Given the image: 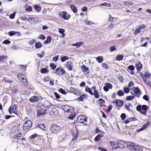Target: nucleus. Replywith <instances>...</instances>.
I'll return each mask as SVG.
<instances>
[{"instance_id":"51","label":"nucleus","mask_w":151,"mask_h":151,"mask_svg":"<svg viewBox=\"0 0 151 151\" xmlns=\"http://www.w3.org/2000/svg\"><path fill=\"white\" fill-rule=\"evenodd\" d=\"M83 44V43L82 42H76L77 47L78 48L80 46H82Z\"/></svg>"},{"instance_id":"44","label":"nucleus","mask_w":151,"mask_h":151,"mask_svg":"<svg viewBox=\"0 0 151 151\" xmlns=\"http://www.w3.org/2000/svg\"><path fill=\"white\" fill-rule=\"evenodd\" d=\"M109 4L108 3H104L102 4H101L99 5H98V6H109Z\"/></svg>"},{"instance_id":"23","label":"nucleus","mask_w":151,"mask_h":151,"mask_svg":"<svg viewBox=\"0 0 151 151\" xmlns=\"http://www.w3.org/2000/svg\"><path fill=\"white\" fill-rule=\"evenodd\" d=\"M85 91L89 93L91 95H93V93L92 92V90L90 88L87 87L85 88Z\"/></svg>"},{"instance_id":"10","label":"nucleus","mask_w":151,"mask_h":151,"mask_svg":"<svg viewBox=\"0 0 151 151\" xmlns=\"http://www.w3.org/2000/svg\"><path fill=\"white\" fill-rule=\"evenodd\" d=\"M81 68L82 71L84 73V75H87L88 73V68L85 65H83L81 67Z\"/></svg>"},{"instance_id":"7","label":"nucleus","mask_w":151,"mask_h":151,"mask_svg":"<svg viewBox=\"0 0 151 151\" xmlns=\"http://www.w3.org/2000/svg\"><path fill=\"white\" fill-rule=\"evenodd\" d=\"M117 145L118 146V148H123L126 146L127 142L126 143L122 140H119L117 142Z\"/></svg>"},{"instance_id":"22","label":"nucleus","mask_w":151,"mask_h":151,"mask_svg":"<svg viewBox=\"0 0 151 151\" xmlns=\"http://www.w3.org/2000/svg\"><path fill=\"white\" fill-rule=\"evenodd\" d=\"M124 56L122 55H118L116 57V60H117L120 61L123 60Z\"/></svg>"},{"instance_id":"50","label":"nucleus","mask_w":151,"mask_h":151,"mask_svg":"<svg viewBox=\"0 0 151 151\" xmlns=\"http://www.w3.org/2000/svg\"><path fill=\"white\" fill-rule=\"evenodd\" d=\"M15 13L14 12L13 14H11L9 15V17L11 19H13L14 18L15 16Z\"/></svg>"},{"instance_id":"33","label":"nucleus","mask_w":151,"mask_h":151,"mask_svg":"<svg viewBox=\"0 0 151 151\" xmlns=\"http://www.w3.org/2000/svg\"><path fill=\"white\" fill-rule=\"evenodd\" d=\"M69 59V58L67 56H65L63 57H62L61 59V60L62 62H64L67 60Z\"/></svg>"},{"instance_id":"24","label":"nucleus","mask_w":151,"mask_h":151,"mask_svg":"<svg viewBox=\"0 0 151 151\" xmlns=\"http://www.w3.org/2000/svg\"><path fill=\"white\" fill-rule=\"evenodd\" d=\"M96 60L99 63H101L103 60V57L102 56H99L96 58Z\"/></svg>"},{"instance_id":"32","label":"nucleus","mask_w":151,"mask_h":151,"mask_svg":"<svg viewBox=\"0 0 151 151\" xmlns=\"http://www.w3.org/2000/svg\"><path fill=\"white\" fill-rule=\"evenodd\" d=\"M93 95H94L96 99H98L99 97V93L97 91H95L93 92Z\"/></svg>"},{"instance_id":"45","label":"nucleus","mask_w":151,"mask_h":151,"mask_svg":"<svg viewBox=\"0 0 151 151\" xmlns=\"http://www.w3.org/2000/svg\"><path fill=\"white\" fill-rule=\"evenodd\" d=\"M47 69L45 68H44L42 69L41 72L42 73H45L47 71Z\"/></svg>"},{"instance_id":"31","label":"nucleus","mask_w":151,"mask_h":151,"mask_svg":"<svg viewBox=\"0 0 151 151\" xmlns=\"http://www.w3.org/2000/svg\"><path fill=\"white\" fill-rule=\"evenodd\" d=\"M34 8L37 11V12H39L41 10V7L39 5L35 6L34 7Z\"/></svg>"},{"instance_id":"62","label":"nucleus","mask_w":151,"mask_h":151,"mask_svg":"<svg viewBox=\"0 0 151 151\" xmlns=\"http://www.w3.org/2000/svg\"><path fill=\"white\" fill-rule=\"evenodd\" d=\"M146 27L144 24H142L139 27L141 30L142 29H144L146 28Z\"/></svg>"},{"instance_id":"42","label":"nucleus","mask_w":151,"mask_h":151,"mask_svg":"<svg viewBox=\"0 0 151 151\" xmlns=\"http://www.w3.org/2000/svg\"><path fill=\"white\" fill-rule=\"evenodd\" d=\"M116 48L115 47V45L113 46H112L110 48V51L113 52L115 50H116Z\"/></svg>"},{"instance_id":"52","label":"nucleus","mask_w":151,"mask_h":151,"mask_svg":"<svg viewBox=\"0 0 151 151\" xmlns=\"http://www.w3.org/2000/svg\"><path fill=\"white\" fill-rule=\"evenodd\" d=\"M128 68L131 71L133 70L134 69V67L133 65H130L128 66Z\"/></svg>"},{"instance_id":"26","label":"nucleus","mask_w":151,"mask_h":151,"mask_svg":"<svg viewBox=\"0 0 151 151\" xmlns=\"http://www.w3.org/2000/svg\"><path fill=\"white\" fill-rule=\"evenodd\" d=\"M20 82L25 85H27L28 84L26 78H24L23 79L21 80H20Z\"/></svg>"},{"instance_id":"55","label":"nucleus","mask_w":151,"mask_h":151,"mask_svg":"<svg viewBox=\"0 0 151 151\" xmlns=\"http://www.w3.org/2000/svg\"><path fill=\"white\" fill-rule=\"evenodd\" d=\"M38 38L42 40H45V36L42 35H40L38 37Z\"/></svg>"},{"instance_id":"59","label":"nucleus","mask_w":151,"mask_h":151,"mask_svg":"<svg viewBox=\"0 0 151 151\" xmlns=\"http://www.w3.org/2000/svg\"><path fill=\"white\" fill-rule=\"evenodd\" d=\"M37 134H36V133H35V134H33L30 137V138L31 139H34L35 137H37Z\"/></svg>"},{"instance_id":"18","label":"nucleus","mask_w":151,"mask_h":151,"mask_svg":"<svg viewBox=\"0 0 151 151\" xmlns=\"http://www.w3.org/2000/svg\"><path fill=\"white\" fill-rule=\"evenodd\" d=\"M110 144L113 148V149L115 150L118 148L116 145V143L114 141H111L110 142Z\"/></svg>"},{"instance_id":"3","label":"nucleus","mask_w":151,"mask_h":151,"mask_svg":"<svg viewBox=\"0 0 151 151\" xmlns=\"http://www.w3.org/2000/svg\"><path fill=\"white\" fill-rule=\"evenodd\" d=\"M50 129V131L51 132V133H56L59 130H60V128L57 125L54 124L51 125Z\"/></svg>"},{"instance_id":"47","label":"nucleus","mask_w":151,"mask_h":151,"mask_svg":"<svg viewBox=\"0 0 151 151\" xmlns=\"http://www.w3.org/2000/svg\"><path fill=\"white\" fill-rule=\"evenodd\" d=\"M150 76V74L147 72H145V73L144 76L146 78H149Z\"/></svg>"},{"instance_id":"48","label":"nucleus","mask_w":151,"mask_h":151,"mask_svg":"<svg viewBox=\"0 0 151 151\" xmlns=\"http://www.w3.org/2000/svg\"><path fill=\"white\" fill-rule=\"evenodd\" d=\"M147 106L146 105H143L142 107V109L146 112L147 109Z\"/></svg>"},{"instance_id":"58","label":"nucleus","mask_w":151,"mask_h":151,"mask_svg":"<svg viewBox=\"0 0 151 151\" xmlns=\"http://www.w3.org/2000/svg\"><path fill=\"white\" fill-rule=\"evenodd\" d=\"M2 43L3 44H10V41L9 40H4L3 42Z\"/></svg>"},{"instance_id":"14","label":"nucleus","mask_w":151,"mask_h":151,"mask_svg":"<svg viewBox=\"0 0 151 151\" xmlns=\"http://www.w3.org/2000/svg\"><path fill=\"white\" fill-rule=\"evenodd\" d=\"M66 66L69 70H72L73 68V64L70 62H68L67 63Z\"/></svg>"},{"instance_id":"13","label":"nucleus","mask_w":151,"mask_h":151,"mask_svg":"<svg viewBox=\"0 0 151 151\" xmlns=\"http://www.w3.org/2000/svg\"><path fill=\"white\" fill-rule=\"evenodd\" d=\"M135 67L138 71H139L142 69V65L139 62H137L135 65Z\"/></svg>"},{"instance_id":"19","label":"nucleus","mask_w":151,"mask_h":151,"mask_svg":"<svg viewBox=\"0 0 151 151\" xmlns=\"http://www.w3.org/2000/svg\"><path fill=\"white\" fill-rule=\"evenodd\" d=\"M99 105L101 107H103L105 106L104 104L105 101L103 99H100L99 100Z\"/></svg>"},{"instance_id":"35","label":"nucleus","mask_w":151,"mask_h":151,"mask_svg":"<svg viewBox=\"0 0 151 151\" xmlns=\"http://www.w3.org/2000/svg\"><path fill=\"white\" fill-rule=\"evenodd\" d=\"M117 95L119 96H122L124 95V92L121 90H119L117 92Z\"/></svg>"},{"instance_id":"1","label":"nucleus","mask_w":151,"mask_h":151,"mask_svg":"<svg viewBox=\"0 0 151 151\" xmlns=\"http://www.w3.org/2000/svg\"><path fill=\"white\" fill-rule=\"evenodd\" d=\"M32 122L31 121H25L23 125V129L24 131H26L32 126Z\"/></svg>"},{"instance_id":"38","label":"nucleus","mask_w":151,"mask_h":151,"mask_svg":"<svg viewBox=\"0 0 151 151\" xmlns=\"http://www.w3.org/2000/svg\"><path fill=\"white\" fill-rule=\"evenodd\" d=\"M102 137V136H101L100 134L97 135L95 138L94 140L95 141H99Z\"/></svg>"},{"instance_id":"9","label":"nucleus","mask_w":151,"mask_h":151,"mask_svg":"<svg viewBox=\"0 0 151 151\" xmlns=\"http://www.w3.org/2000/svg\"><path fill=\"white\" fill-rule=\"evenodd\" d=\"M126 146L132 147L134 150H136L137 149V147L135 144L134 143L132 142H127Z\"/></svg>"},{"instance_id":"63","label":"nucleus","mask_w":151,"mask_h":151,"mask_svg":"<svg viewBox=\"0 0 151 151\" xmlns=\"http://www.w3.org/2000/svg\"><path fill=\"white\" fill-rule=\"evenodd\" d=\"M81 11L83 12H85L87 10V8L86 6H84L81 8Z\"/></svg>"},{"instance_id":"5","label":"nucleus","mask_w":151,"mask_h":151,"mask_svg":"<svg viewBox=\"0 0 151 151\" xmlns=\"http://www.w3.org/2000/svg\"><path fill=\"white\" fill-rule=\"evenodd\" d=\"M65 72L64 69L62 68H57L53 71V73L57 75H62Z\"/></svg>"},{"instance_id":"61","label":"nucleus","mask_w":151,"mask_h":151,"mask_svg":"<svg viewBox=\"0 0 151 151\" xmlns=\"http://www.w3.org/2000/svg\"><path fill=\"white\" fill-rule=\"evenodd\" d=\"M58 31L60 34H62L64 32L65 30L61 28L59 29Z\"/></svg>"},{"instance_id":"15","label":"nucleus","mask_w":151,"mask_h":151,"mask_svg":"<svg viewBox=\"0 0 151 151\" xmlns=\"http://www.w3.org/2000/svg\"><path fill=\"white\" fill-rule=\"evenodd\" d=\"M17 77L19 81H20V80L23 79L24 78H26V77L24 75L22 74L21 73L18 74Z\"/></svg>"},{"instance_id":"29","label":"nucleus","mask_w":151,"mask_h":151,"mask_svg":"<svg viewBox=\"0 0 151 151\" xmlns=\"http://www.w3.org/2000/svg\"><path fill=\"white\" fill-rule=\"evenodd\" d=\"M76 114L75 113H73L70 114L69 116L68 117V119H70L71 120H73V119L75 118L76 116Z\"/></svg>"},{"instance_id":"39","label":"nucleus","mask_w":151,"mask_h":151,"mask_svg":"<svg viewBox=\"0 0 151 151\" xmlns=\"http://www.w3.org/2000/svg\"><path fill=\"white\" fill-rule=\"evenodd\" d=\"M36 42V41L34 39H32V40H30L29 42V44L32 46Z\"/></svg>"},{"instance_id":"30","label":"nucleus","mask_w":151,"mask_h":151,"mask_svg":"<svg viewBox=\"0 0 151 151\" xmlns=\"http://www.w3.org/2000/svg\"><path fill=\"white\" fill-rule=\"evenodd\" d=\"M134 98L135 96H127L126 98V99L127 101H130L133 99Z\"/></svg>"},{"instance_id":"57","label":"nucleus","mask_w":151,"mask_h":151,"mask_svg":"<svg viewBox=\"0 0 151 151\" xmlns=\"http://www.w3.org/2000/svg\"><path fill=\"white\" fill-rule=\"evenodd\" d=\"M124 92L126 93H129V88L128 87H126L124 89Z\"/></svg>"},{"instance_id":"11","label":"nucleus","mask_w":151,"mask_h":151,"mask_svg":"<svg viewBox=\"0 0 151 151\" xmlns=\"http://www.w3.org/2000/svg\"><path fill=\"white\" fill-rule=\"evenodd\" d=\"M39 100V97L37 96H34L29 99L30 101L32 103H35L38 101Z\"/></svg>"},{"instance_id":"20","label":"nucleus","mask_w":151,"mask_h":151,"mask_svg":"<svg viewBox=\"0 0 151 151\" xmlns=\"http://www.w3.org/2000/svg\"><path fill=\"white\" fill-rule=\"evenodd\" d=\"M86 97V96L85 94H82L80 96V97L77 99V100L78 101H82Z\"/></svg>"},{"instance_id":"37","label":"nucleus","mask_w":151,"mask_h":151,"mask_svg":"<svg viewBox=\"0 0 151 151\" xmlns=\"http://www.w3.org/2000/svg\"><path fill=\"white\" fill-rule=\"evenodd\" d=\"M7 57L6 56L1 55L0 56V61H2L7 59Z\"/></svg>"},{"instance_id":"43","label":"nucleus","mask_w":151,"mask_h":151,"mask_svg":"<svg viewBox=\"0 0 151 151\" xmlns=\"http://www.w3.org/2000/svg\"><path fill=\"white\" fill-rule=\"evenodd\" d=\"M58 91L60 92L64 95H65L66 93V92L62 88H60L59 89Z\"/></svg>"},{"instance_id":"27","label":"nucleus","mask_w":151,"mask_h":151,"mask_svg":"<svg viewBox=\"0 0 151 151\" xmlns=\"http://www.w3.org/2000/svg\"><path fill=\"white\" fill-rule=\"evenodd\" d=\"M150 121H147L145 124H144L142 127V128L144 130L150 124Z\"/></svg>"},{"instance_id":"60","label":"nucleus","mask_w":151,"mask_h":151,"mask_svg":"<svg viewBox=\"0 0 151 151\" xmlns=\"http://www.w3.org/2000/svg\"><path fill=\"white\" fill-rule=\"evenodd\" d=\"M58 58L59 56L58 55H57L56 56L53 57L52 58V60L56 62L57 61V60L58 59Z\"/></svg>"},{"instance_id":"53","label":"nucleus","mask_w":151,"mask_h":151,"mask_svg":"<svg viewBox=\"0 0 151 151\" xmlns=\"http://www.w3.org/2000/svg\"><path fill=\"white\" fill-rule=\"evenodd\" d=\"M50 67L52 69H54L56 68V65L54 63H51L50 64Z\"/></svg>"},{"instance_id":"34","label":"nucleus","mask_w":151,"mask_h":151,"mask_svg":"<svg viewBox=\"0 0 151 151\" xmlns=\"http://www.w3.org/2000/svg\"><path fill=\"white\" fill-rule=\"evenodd\" d=\"M16 106L15 104L13 105L12 107V110L13 111L15 114H17V111L16 110Z\"/></svg>"},{"instance_id":"28","label":"nucleus","mask_w":151,"mask_h":151,"mask_svg":"<svg viewBox=\"0 0 151 151\" xmlns=\"http://www.w3.org/2000/svg\"><path fill=\"white\" fill-rule=\"evenodd\" d=\"M37 127L43 130H45V125L43 124H40L38 125Z\"/></svg>"},{"instance_id":"12","label":"nucleus","mask_w":151,"mask_h":151,"mask_svg":"<svg viewBox=\"0 0 151 151\" xmlns=\"http://www.w3.org/2000/svg\"><path fill=\"white\" fill-rule=\"evenodd\" d=\"M27 19L30 24H33L36 23L38 19L36 18L29 17Z\"/></svg>"},{"instance_id":"8","label":"nucleus","mask_w":151,"mask_h":151,"mask_svg":"<svg viewBox=\"0 0 151 151\" xmlns=\"http://www.w3.org/2000/svg\"><path fill=\"white\" fill-rule=\"evenodd\" d=\"M133 91L135 95V96L137 97H139L140 95L142 93L140 89L137 87L134 88Z\"/></svg>"},{"instance_id":"64","label":"nucleus","mask_w":151,"mask_h":151,"mask_svg":"<svg viewBox=\"0 0 151 151\" xmlns=\"http://www.w3.org/2000/svg\"><path fill=\"white\" fill-rule=\"evenodd\" d=\"M54 94L55 95V97L56 98H57V99H60V96L56 92H55Z\"/></svg>"},{"instance_id":"49","label":"nucleus","mask_w":151,"mask_h":151,"mask_svg":"<svg viewBox=\"0 0 151 151\" xmlns=\"http://www.w3.org/2000/svg\"><path fill=\"white\" fill-rule=\"evenodd\" d=\"M16 34V32L11 31L9 32V35L10 36H13Z\"/></svg>"},{"instance_id":"6","label":"nucleus","mask_w":151,"mask_h":151,"mask_svg":"<svg viewBox=\"0 0 151 151\" xmlns=\"http://www.w3.org/2000/svg\"><path fill=\"white\" fill-rule=\"evenodd\" d=\"M87 117L84 115H80L78 117V121L81 123H84L87 121Z\"/></svg>"},{"instance_id":"17","label":"nucleus","mask_w":151,"mask_h":151,"mask_svg":"<svg viewBox=\"0 0 151 151\" xmlns=\"http://www.w3.org/2000/svg\"><path fill=\"white\" fill-rule=\"evenodd\" d=\"M52 38L50 36H48L47 37V39L44 41V43L45 44H47L50 42L52 40Z\"/></svg>"},{"instance_id":"16","label":"nucleus","mask_w":151,"mask_h":151,"mask_svg":"<svg viewBox=\"0 0 151 151\" xmlns=\"http://www.w3.org/2000/svg\"><path fill=\"white\" fill-rule=\"evenodd\" d=\"M117 101L116 105V106L118 107H122L123 105V101L121 100L118 99H117Z\"/></svg>"},{"instance_id":"54","label":"nucleus","mask_w":151,"mask_h":151,"mask_svg":"<svg viewBox=\"0 0 151 151\" xmlns=\"http://www.w3.org/2000/svg\"><path fill=\"white\" fill-rule=\"evenodd\" d=\"M102 66L104 69H106L109 68L108 66L105 63H103L102 64Z\"/></svg>"},{"instance_id":"36","label":"nucleus","mask_w":151,"mask_h":151,"mask_svg":"<svg viewBox=\"0 0 151 151\" xmlns=\"http://www.w3.org/2000/svg\"><path fill=\"white\" fill-rule=\"evenodd\" d=\"M21 132H19V133H17V134L15 135L14 137V138L19 139L21 138Z\"/></svg>"},{"instance_id":"2","label":"nucleus","mask_w":151,"mask_h":151,"mask_svg":"<svg viewBox=\"0 0 151 151\" xmlns=\"http://www.w3.org/2000/svg\"><path fill=\"white\" fill-rule=\"evenodd\" d=\"M58 13L59 17L62 18L64 20H68L70 18L69 15L65 12H60Z\"/></svg>"},{"instance_id":"21","label":"nucleus","mask_w":151,"mask_h":151,"mask_svg":"<svg viewBox=\"0 0 151 151\" xmlns=\"http://www.w3.org/2000/svg\"><path fill=\"white\" fill-rule=\"evenodd\" d=\"M35 46L37 49H38L41 47L42 46V44L40 42H38L35 43Z\"/></svg>"},{"instance_id":"46","label":"nucleus","mask_w":151,"mask_h":151,"mask_svg":"<svg viewBox=\"0 0 151 151\" xmlns=\"http://www.w3.org/2000/svg\"><path fill=\"white\" fill-rule=\"evenodd\" d=\"M105 86L111 89L112 87V85L109 83H107L105 84Z\"/></svg>"},{"instance_id":"4","label":"nucleus","mask_w":151,"mask_h":151,"mask_svg":"<svg viewBox=\"0 0 151 151\" xmlns=\"http://www.w3.org/2000/svg\"><path fill=\"white\" fill-rule=\"evenodd\" d=\"M62 108L65 111L68 113L72 112L74 111L73 107H70L68 105H63Z\"/></svg>"},{"instance_id":"40","label":"nucleus","mask_w":151,"mask_h":151,"mask_svg":"<svg viewBox=\"0 0 151 151\" xmlns=\"http://www.w3.org/2000/svg\"><path fill=\"white\" fill-rule=\"evenodd\" d=\"M25 10L28 12H30L32 10V8L30 6H27L25 9Z\"/></svg>"},{"instance_id":"56","label":"nucleus","mask_w":151,"mask_h":151,"mask_svg":"<svg viewBox=\"0 0 151 151\" xmlns=\"http://www.w3.org/2000/svg\"><path fill=\"white\" fill-rule=\"evenodd\" d=\"M126 117V115L125 114L122 113L121 114V117L122 120H124L125 119Z\"/></svg>"},{"instance_id":"25","label":"nucleus","mask_w":151,"mask_h":151,"mask_svg":"<svg viewBox=\"0 0 151 151\" xmlns=\"http://www.w3.org/2000/svg\"><path fill=\"white\" fill-rule=\"evenodd\" d=\"M71 10L73 12L76 13L77 12V9L76 6L74 5H71L70 6Z\"/></svg>"},{"instance_id":"41","label":"nucleus","mask_w":151,"mask_h":151,"mask_svg":"<svg viewBox=\"0 0 151 151\" xmlns=\"http://www.w3.org/2000/svg\"><path fill=\"white\" fill-rule=\"evenodd\" d=\"M140 30L141 29L139 28H138L135 30L134 32V35H136L140 32Z\"/></svg>"}]
</instances>
